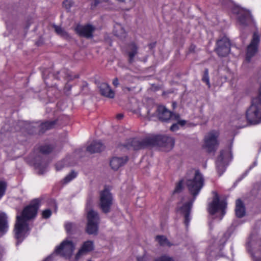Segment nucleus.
Instances as JSON below:
<instances>
[{"label":"nucleus","mask_w":261,"mask_h":261,"mask_svg":"<svg viewBox=\"0 0 261 261\" xmlns=\"http://www.w3.org/2000/svg\"><path fill=\"white\" fill-rule=\"evenodd\" d=\"M186 185L193 199L185 203L178 208V211L185 218L184 223L188 226L190 221V214L196 196L199 194L204 185V178L199 170H196L193 179H187Z\"/></svg>","instance_id":"obj_1"},{"label":"nucleus","mask_w":261,"mask_h":261,"mask_svg":"<svg viewBox=\"0 0 261 261\" xmlns=\"http://www.w3.org/2000/svg\"><path fill=\"white\" fill-rule=\"evenodd\" d=\"M40 202L39 199L32 200L30 205L24 208L21 216H17L14 230L15 237L20 242L22 241L28 229L27 221L34 218L36 216L40 205Z\"/></svg>","instance_id":"obj_2"},{"label":"nucleus","mask_w":261,"mask_h":261,"mask_svg":"<svg viewBox=\"0 0 261 261\" xmlns=\"http://www.w3.org/2000/svg\"><path fill=\"white\" fill-rule=\"evenodd\" d=\"M248 123L256 125L261 123V101L259 98H252L251 105L246 112Z\"/></svg>","instance_id":"obj_3"},{"label":"nucleus","mask_w":261,"mask_h":261,"mask_svg":"<svg viewBox=\"0 0 261 261\" xmlns=\"http://www.w3.org/2000/svg\"><path fill=\"white\" fill-rule=\"evenodd\" d=\"M91 199L88 200L87 202V224L86 231L89 234L96 235L97 234L98 224L99 223V217L98 213L93 210H88V206L92 204Z\"/></svg>","instance_id":"obj_4"},{"label":"nucleus","mask_w":261,"mask_h":261,"mask_svg":"<svg viewBox=\"0 0 261 261\" xmlns=\"http://www.w3.org/2000/svg\"><path fill=\"white\" fill-rule=\"evenodd\" d=\"M227 200L226 198H220L218 194H216L213 197V201L209 204L208 211L211 215L220 213L222 217L226 214L227 208Z\"/></svg>","instance_id":"obj_5"},{"label":"nucleus","mask_w":261,"mask_h":261,"mask_svg":"<svg viewBox=\"0 0 261 261\" xmlns=\"http://www.w3.org/2000/svg\"><path fill=\"white\" fill-rule=\"evenodd\" d=\"M149 141L150 145H156L163 147L166 151L171 150L174 145V139L166 135H158L149 137Z\"/></svg>","instance_id":"obj_6"},{"label":"nucleus","mask_w":261,"mask_h":261,"mask_svg":"<svg viewBox=\"0 0 261 261\" xmlns=\"http://www.w3.org/2000/svg\"><path fill=\"white\" fill-rule=\"evenodd\" d=\"M113 203V197L110 191L105 188L100 191L99 194V206L104 213L110 212L111 207Z\"/></svg>","instance_id":"obj_7"},{"label":"nucleus","mask_w":261,"mask_h":261,"mask_svg":"<svg viewBox=\"0 0 261 261\" xmlns=\"http://www.w3.org/2000/svg\"><path fill=\"white\" fill-rule=\"evenodd\" d=\"M219 133L215 130L208 133L204 137V148L208 152L215 151L219 145L218 138Z\"/></svg>","instance_id":"obj_8"},{"label":"nucleus","mask_w":261,"mask_h":261,"mask_svg":"<svg viewBox=\"0 0 261 261\" xmlns=\"http://www.w3.org/2000/svg\"><path fill=\"white\" fill-rule=\"evenodd\" d=\"M148 146H150L149 137L142 139L136 138L130 139L125 145V146L128 149L134 150L143 149Z\"/></svg>","instance_id":"obj_9"},{"label":"nucleus","mask_w":261,"mask_h":261,"mask_svg":"<svg viewBox=\"0 0 261 261\" xmlns=\"http://www.w3.org/2000/svg\"><path fill=\"white\" fill-rule=\"evenodd\" d=\"M156 112L159 120L163 122H167L170 120H177L179 117L178 114H172L171 111L162 106L158 107Z\"/></svg>","instance_id":"obj_10"},{"label":"nucleus","mask_w":261,"mask_h":261,"mask_svg":"<svg viewBox=\"0 0 261 261\" xmlns=\"http://www.w3.org/2000/svg\"><path fill=\"white\" fill-rule=\"evenodd\" d=\"M75 246L72 241H64L56 249V251L58 253L61 254L63 256L70 257L72 255Z\"/></svg>","instance_id":"obj_11"},{"label":"nucleus","mask_w":261,"mask_h":261,"mask_svg":"<svg viewBox=\"0 0 261 261\" xmlns=\"http://www.w3.org/2000/svg\"><path fill=\"white\" fill-rule=\"evenodd\" d=\"M75 30L79 35L87 38H91L93 37V33L95 30V28L91 24H87L79 25L76 28Z\"/></svg>","instance_id":"obj_12"},{"label":"nucleus","mask_w":261,"mask_h":261,"mask_svg":"<svg viewBox=\"0 0 261 261\" xmlns=\"http://www.w3.org/2000/svg\"><path fill=\"white\" fill-rule=\"evenodd\" d=\"M237 21L242 27H247L253 23V18L248 11L242 12L237 17Z\"/></svg>","instance_id":"obj_13"},{"label":"nucleus","mask_w":261,"mask_h":261,"mask_svg":"<svg viewBox=\"0 0 261 261\" xmlns=\"http://www.w3.org/2000/svg\"><path fill=\"white\" fill-rule=\"evenodd\" d=\"M228 42L226 39H222L217 42V48L216 51L218 55L220 57H225L228 54V48L227 45Z\"/></svg>","instance_id":"obj_14"},{"label":"nucleus","mask_w":261,"mask_h":261,"mask_svg":"<svg viewBox=\"0 0 261 261\" xmlns=\"http://www.w3.org/2000/svg\"><path fill=\"white\" fill-rule=\"evenodd\" d=\"M94 250V243L92 241L85 242L75 255V259L78 260L83 255Z\"/></svg>","instance_id":"obj_15"},{"label":"nucleus","mask_w":261,"mask_h":261,"mask_svg":"<svg viewBox=\"0 0 261 261\" xmlns=\"http://www.w3.org/2000/svg\"><path fill=\"white\" fill-rule=\"evenodd\" d=\"M128 161L127 156L113 157L110 161V165L114 170H117L120 167L123 166Z\"/></svg>","instance_id":"obj_16"},{"label":"nucleus","mask_w":261,"mask_h":261,"mask_svg":"<svg viewBox=\"0 0 261 261\" xmlns=\"http://www.w3.org/2000/svg\"><path fill=\"white\" fill-rule=\"evenodd\" d=\"M99 89L100 94L105 97L113 98L115 96V93L112 90L109 85L106 83H102L100 84Z\"/></svg>","instance_id":"obj_17"},{"label":"nucleus","mask_w":261,"mask_h":261,"mask_svg":"<svg viewBox=\"0 0 261 261\" xmlns=\"http://www.w3.org/2000/svg\"><path fill=\"white\" fill-rule=\"evenodd\" d=\"M138 53V47L134 43H130L128 46L127 51L128 56V62L129 64H132L135 61V57Z\"/></svg>","instance_id":"obj_18"},{"label":"nucleus","mask_w":261,"mask_h":261,"mask_svg":"<svg viewBox=\"0 0 261 261\" xmlns=\"http://www.w3.org/2000/svg\"><path fill=\"white\" fill-rule=\"evenodd\" d=\"M104 149V146L100 142H93L87 147V150L91 153L99 152Z\"/></svg>","instance_id":"obj_19"},{"label":"nucleus","mask_w":261,"mask_h":261,"mask_svg":"<svg viewBox=\"0 0 261 261\" xmlns=\"http://www.w3.org/2000/svg\"><path fill=\"white\" fill-rule=\"evenodd\" d=\"M8 229L7 217L4 213L0 212V233L2 235L5 233Z\"/></svg>","instance_id":"obj_20"},{"label":"nucleus","mask_w":261,"mask_h":261,"mask_svg":"<svg viewBox=\"0 0 261 261\" xmlns=\"http://www.w3.org/2000/svg\"><path fill=\"white\" fill-rule=\"evenodd\" d=\"M236 215L238 218H242L245 215V208L242 201L239 199L236 200Z\"/></svg>","instance_id":"obj_21"},{"label":"nucleus","mask_w":261,"mask_h":261,"mask_svg":"<svg viewBox=\"0 0 261 261\" xmlns=\"http://www.w3.org/2000/svg\"><path fill=\"white\" fill-rule=\"evenodd\" d=\"M257 50V47L249 45L247 48L246 60L248 62H250L251 59L255 55Z\"/></svg>","instance_id":"obj_22"},{"label":"nucleus","mask_w":261,"mask_h":261,"mask_svg":"<svg viewBox=\"0 0 261 261\" xmlns=\"http://www.w3.org/2000/svg\"><path fill=\"white\" fill-rule=\"evenodd\" d=\"M228 155V151L227 150H222L220 152L219 156L216 161V164L218 168H224V158Z\"/></svg>","instance_id":"obj_23"},{"label":"nucleus","mask_w":261,"mask_h":261,"mask_svg":"<svg viewBox=\"0 0 261 261\" xmlns=\"http://www.w3.org/2000/svg\"><path fill=\"white\" fill-rule=\"evenodd\" d=\"M114 32L115 35L118 37L121 38L125 37V31L120 24H116L114 26Z\"/></svg>","instance_id":"obj_24"},{"label":"nucleus","mask_w":261,"mask_h":261,"mask_svg":"<svg viewBox=\"0 0 261 261\" xmlns=\"http://www.w3.org/2000/svg\"><path fill=\"white\" fill-rule=\"evenodd\" d=\"M54 28L55 29V31L56 33L61 36L63 38L65 39H68L69 38V36L67 32L65 31L64 29H63L60 26H58L57 25H54Z\"/></svg>","instance_id":"obj_25"},{"label":"nucleus","mask_w":261,"mask_h":261,"mask_svg":"<svg viewBox=\"0 0 261 261\" xmlns=\"http://www.w3.org/2000/svg\"><path fill=\"white\" fill-rule=\"evenodd\" d=\"M55 124V121H47L43 123L40 125V130L42 133H44L45 130L52 128Z\"/></svg>","instance_id":"obj_26"},{"label":"nucleus","mask_w":261,"mask_h":261,"mask_svg":"<svg viewBox=\"0 0 261 261\" xmlns=\"http://www.w3.org/2000/svg\"><path fill=\"white\" fill-rule=\"evenodd\" d=\"M229 10H231L232 13L238 15H240L242 12L245 11L238 6H234L231 4L230 0H229Z\"/></svg>","instance_id":"obj_27"},{"label":"nucleus","mask_w":261,"mask_h":261,"mask_svg":"<svg viewBox=\"0 0 261 261\" xmlns=\"http://www.w3.org/2000/svg\"><path fill=\"white\" fill-rule=\"evenodd\" d=\"M260 42L259 36L257 32H254L253 34L252 39L249 45L258 47Z\"/></svg>","instance_id":"obj_28"},{"label":"nucleus","mask_w":261,"mask_h":261,"mask_svg":"<svg viewBox=\"0 0 261 261\" xmlns=\"http://www.w3.org/2000/svg\"><path fill=\"white\" fill-rule=\"evenodd\" d=\"M65 227L67 232L70 234H72L76 229L75 224L71 222L66 223L65 225Z\"/></svg>","instance_id":"obj_29"},{"label":"nucleus","mask_w":261,"mask_h":261,"mask_svg":"<svg viewBox=\"0 0 261 261\" xmlns=\"http://www.w3.org/2000/svg\"><path fill=\"white\" fill-rule=\"evenodd\" d=\"M36 168L38 170V174H43L45 172L47 167L46 164L38 163L35 164Z\"/></svg>","instance_id":"obj_30"},{"label":"nucleus","mask_w":261,"mask_h":261,"mask_svg":"<svg viewBox=\"0 0 261 261\" xmlns=\"http://www.w3.org/2000/svg\"><path fill=\"white\" fill-rule=\"evenodd\" d=\"M156 241L162 246L168 245L169 242L164 236H158L156 237Z\"/></svg>","instance_id":"obj_31"},{"label":"nucleus","mask_w":261,"mask_h":261,"mask_svg":"<svg viewBox=\"0 0 261 261\" xmlns=\"http://www.w3.org/2000/svg\"><path fill=\"white\" fill-rule=\"evenodd\" d=\"M202 81L205 82L208 86V88H210L211 85L210 83L209 76H208V70L207 68H205L204 71L202 79Z\"/></svg>","instance_id":"obj_32"},{"label":"nucleus","mask_w":261,"mask_h":261,"mask_svg":"<svg viewBox=\"0 0 261 261\" xmlns=\"http://www.w3.org/2000/svg\"><path fill=\"white\" fill-rule=\"evenodd\" d=\"M65 79L68 81H72L75 79L79 78V74H72L71 72L65 71Z\"/></svg>","instance_id":"obj_33"},{"label":"nucleus","mask_w":261,"mask_h":261,"mask_svg":"<svg viewBox=\"0 0 261 261\" xmlns=\"http://www.w3.org/2000/svg\"><path fill=\"white\" fill-rule=\"evenodd\" d=\"M76 173L74 171L71 172L69 174H68L64 179V182L65 184H67L68 182L70 181L73 178H74L76 176Z\"/></svg>","instance_id":"obj_34"},{"label":"nucleus","mask_w":261,"mask_h":261,"mask_svg":"<svg viewBox=\"0 0 261 261\" xmlns=\"http://www.w3.org/2000/svg\"><path fill=\"white\" fill-rule=\"evenodd\" d=\"M184 188V180H180L176 185L175 188L173 191L174 193H180Z\"/></svg>","instance_id":"obj_35"},{"label":"nucleus","mask_w":261,"mask_h":261,"mask_svg":"<svg viewBox=\"0 0 261 261\" xmlns=\"http://www.w3.org/2000/svg\"><path fill=\"white\" fill-rule=\"evenodd\" d=\"M53 150V148L49 145L42 146L40 148V151L43 154H48Z\"/></svg>","instance_id":"obj_36"},{"label":"nucleus","mask_w":261,"mask_h":261,"mask_svg":"<svg viewBox=\"0 0 261 261\" xmlns=\"http://www.w3.org/2000/svg\"><path fill=\"white\" fill-rule=\"evenodd\" d=\"M7 188V184L5 181H0V199L5 194Z\"/></svg>","instance_id":"obj_37"},{"label":"nucleus","mask_w":261,"mask_h":261,"mask_svg":"<svg viewBox=\"0 0 261 261\" xmlns=\"http://www.w3.org/2000/svg\"><path fill=\"white\" fill-rule=\"evenodd\" d=\"M154 261H174L173 259L169 256L164 255L156 258Z\"/></svg>","instance_id":"obj_38"},{"label":"nucleus","mask_w":261,"mask_h":261,"mask_svg":"<svg viewBox=\"0 0 261 261\" xmlns=\"http://www.w3.org/2000/svg\"><path fill=\"white\" fill-rule=\"evenodd\" d=\"M51 212L49 209L43 211L42 213V217L45 219L48 218L51 216Z\"/></svg>","instance_id":"obj_39"},{"label":"nucleus","mask_w":261,"mask_h":261,"mask_svg":"<svg viewBox=\"0 0 261 261\" xmlns=\"http://www.w3.org/2000/svg\"><path fill=\"white\" fill-rule=\"evenodd\" d=\"M108 0H93V3L91 4L92 8L96 7L99 4L102 2H107Z\"/></svg>","instance_id":"obj_40"},{"label":"nucleus","mask_w":261,"mask_h":261,"mask_svg":"<svg viewBox=\"0 0 261 261\" xmlns=\"http://www.w3.org/2000/svg\"><path fill=\"white\" fill-rule=\"evenodd\" d=\"M178 129V124L173 123L170 127V130L172 131H175Z\"/></svg>","instance_id":"obj_41"},{"label":"nucleus","mask_w":261,"mask_h":261,"mask_svg":"<svg viewBox=\"0 0 261 261\" xmlns=\"http://www.w3.org/2000/svg\"><path fill=\"white\" fill-rule=\"evenodd\" d=\"M63 4L66 9H69L71 7L70 2L68 0L64 1Z\"/></svg>","instance_id":"obj_42"},{"label":"nucleus","mask_w":261,"mask_h":261,"mask_svg":"<svg viewBox=\"0 0 261 261\" xmlns=\"http://www.w3.org/2000/svg\"><path fill=\"white\" fill-rule=\"evenodd\" d=\"M229 163L233 160V154L231 151V145L229 143Z\"/></svg>","instance_id":"obj_43"},{"label":"nucleus","mask_w":261,"mask_h":261,"mask_svg":"<svg viewBox=\"0 0 261 261\" xmlns=\"http://www.w3.org/2000/svg\"><path fill=\"white\" fill-rule=\"evenodd\" d=\"M63 167L62 163H58L56 165V168L57 171L61 170Z\"/></svg>","instance_id":"obj_44"},{"label":"nucleus","mask_w":261,"mask_h":261,"mask_svg":"<svg viewBox=\"0 0 261 261\" xmlns=\"http://www.w3.org/2000/svg\"><path fill=\"white\" fill-rule=\"evenodd\" d=\"M113 85L116 87H117L119 85V83L118 78L116 77L113 80Z\"/></svg>","instance_id":"obj_45"},{"label":"nucleus","mask_w":261,"mask_h":261,"mask_svg":"<svg viewBox=\"0 0 261 261\" xmlns=\"http://www.w3.org/2000/svg\"><path fill=\"white\" fill-rule=\"evenodd\" d=\"M179 118L176 120L177 121V123L178 124V125H180V126H184L185 125L186 122L185 120H179Z\"/></svg>","instance_id":"obj_46"},{"label":"nucleus","mask_w":261,"mask_h":261,"mask_svg":"<svg viewBox=\"0 0 261 261\" xmlns=\"http://www.w3.org/2000/svg\"><path fill=\"white\" fill-rule=\"evenodd\" d=\"M254 98H259L261 101V86L259 87L258 90V95L257 97H255Z\"/></svg>","instance_id":"obj_47"},{"label":"nucleus","mask_w":261,"mask_h":261,"mask_svg":"<svg viewBox=\"0 0 261 261\" xmlns=\"http://www.w3.org/2000/svg\"><path fill=\"white\" fill-rule=\"evenodd\" d=\"M138 261H146L145 257H139L137 258Z\"/></svg>","instance_id":"obj_48"},{"label":"nucleus","mask_w":261,"mask_h":261,"mask_svg":"<svg viewBox=\"0 0 261 261\" xmlns=\"http://www.w3.org/2000/svg\"><path fill=\"white\" fill-rule=\"evenodd\" d=\"M123 117V115L122 114H119L117 115V118L118 119H121Z\"/></svg>","instance_id":"obj_49"},{"label":"nucleus","mask_w":261,"mask_h":261,"mask_svg":"<svg viewBox=\"0 0 261 261\" xmlns=\"http://www.w3.org/2000/svg\"><path fill=\"white\" fill-rule=\"evenodd\" d=\"M71 88V86H70V85H68V84H67L65 86V88L66 89H68V90H69Z\"/></svg>","instance_id":"obj_50"},{"label":"nucleus","mask_w":261,"mask_h":261,"mask_svg":"<svg viewBox=\"0 0 261 261\" xmlns=\"http://www.w3.org/2000/svg\"><path fill=\"white\" fill-rule=\"evenodd\" d=\"M172 105H173V107L174 108H175V107H176V103H175V102H173V104H172Z\"/></svg>","instance_id":"obj_51"},{"label":"nucleus","mask_w":261,"mask_h":261,"mask_svg":"<svg viewBox=\"0 0 261 261\" xmlns=\"http://www.w3.org/2000/svg\"><path fill=\"white\" fill-rule=\"evenodd\" d=\"M118 1L119 2H124L125 0H118Z\"/></svg>","instance_id":"obj_52"},{"label":"nucleus","mask_w":261,"mask_h":261,"mask_svg":"<svg viewBox=\"0 0 261 261\" xmlns=\"http://www.w3.org/2000/svg\"><path fill=\"white\" fill-rule=\"evenodd\" d=\"M220 1L222 2V3H224L225 0H220Z\"/></svg>","instance_id":"obj_53"},{"label":"nucleus","mask_w":261,"mask_h":261,"mask_svg":"<svg viewBox=\"0 0 261 261\" xmlns=\"http://www.w3.org/2000/svg\"><path fill=\"white\" fill-rule=\"evenodd\" d=\"M45 261H46V260H45Z\"/></svg>","instance_id":"obj_54"}]
</instances>
